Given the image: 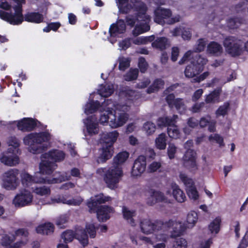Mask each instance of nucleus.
<instances>
[{
    "label": "nucleus",
    "instance_id": "obj_1",
    "mask_svg": "<svg viewBox=\"0 0 248 248\" xmlns=\"http://www.w3.org/2000/svg\"><path fill=\"white\" fill-rule=\"evenodd\" d=\"M129 155L126 151L120 152L114 157L112 165L107 171H105V168H100L96 170V172L100 175L106 172L104 179L109 188L114 189L117 187L123 175L122 165L128 159Z\"/></svg>",
    "mask_w": 248,
    "mask_h": 248
},
{
    "label": "nucleus",
    "instance_id": "obj_2",
    "mask_svg": "<svg viewBox=\"0 0 248 248\" xmlns=\"http://www.w3.org/2000/svg\"><path fill=\"white\" fill-rule=\"evenodd\" d=\"M65 156L64 153L60 150H54L42 154L41 156V170L43 172L52 173L57 167L56 162L62 161Z\"/></svg>",
    "mask_w": 248,
    "mask_h": 248
},
{
    "label": "nucleus",
    "instance_id": "obj_3",
    "mask_svg": "<svg viewBox=\"0 0 248 248\" xmlns=\"http://www.w3.org/2000/svg\"><path fill=\"white\" fill-rule=\"evenodd\" d=\"M50 139V135L46 132L31 133L26 136L23 140L25 144L30 146V151L33 154L41 153L43 142H47Z\"/></svg>",
    "mask_w": 248,
    "mask_h": 248
},
{
    "label": "nucleus",
    "instance_id": "obj_4",
    "mask_svg": "<svg viewBox=\"0 0 248 248\" xmlns=\"http://www.w3.org/2000/svg\"><path fill=\"white\" fill-rule=\"evenodd\" d=\"M130 109L127 105L117 104L115 114L110 113L109 125L112 128L123 126L128 119V115L126 113Z\"/></svg>",
    "mask_w": 248,
    "mask_h": 248
},
{
    "label": "nucleus",
    "instance_id": "obj_5",
    "mask_svg": "<svg viewBox=\"0 0 248 248\" xmlns=\"http://www.w3.org/2000/svg\"><path fill=\"white\" fill-rule=\"evenodd\" d=\"M226 52L232 57L242 55L245 51L244 42L234 36H229L223 41Z\"/></svg>",
    "mask_w": 248,
    "mask_h": 248
},
{
    "label": "nucleus",
    "instance_id": "obj_6",
    "mask_svg": "<svg viewBox=\"0 0 248 248\" xmlns=\"http://www.w3.org/2000/svg\"><path fill=\"white\" fill-rule=\"evenodd\" d=\"M15 1L17 3L15 6L13 7L15 13H9L0 10V18L11 24L18 25L23 21L21 4L25 3V0H15Z\"/></svg>",
    "mask_w": 248,
    "mask_h": 248
},
{
    "label": "nucleus",
    "instance_id": "obj_7",
    "mask_svg": "<svg viewBox=\"0 0 248 248\" xmlns=\"http://www.w3.org/2000/svg\"><path fill=\"white\" fill-rule=\"evenodd\" d=\"M137 12L138 14L136 18L132 16H128L126 18L127 24L131 26H133L135 25L137 20L145 21V24L137 25L135 27L132 31L133 34L135 36H137L140 34L147 31L150 29V26L147 24V22L150 20V17L146 14V11L144 15L142 13H140L139 11Z\"/></svg>",
    "mask_w": 248,
    "mask_h": 248
},
{
    "label": "nucleus",
    "instance_id": "obj_8",
    "mask_svg": "<svg viewBox=\"0 0 248 248\" xmlns=\"http://www.w3.org/2000/svg\"><path fill=\"white\" fill-rule=\"evenodd\" d=\"M63 242L68 243L73 241L74 238L78 240L80 244L85 247L89 243L88 236L83 228L78 226L76 228L75 232L72 230H67L61 235Z\"/></svg>",
    "mask_w": 248,
    "mask_h": 248
},
{
    "label": "nucleus",
    "instance_id": "obj_9",
    "mask_svg": "<svg viewBox=\"0 0 248 248\" xmlns=\"http://www.w3.org/2000/svg\"><path fill=\"white\" fill-rule=\"evenodd\" d=\"M129 0H116L119 11L123 14H127L134 9L136 11L144 15L147 11L146 4L140 0H130V3H127Z\"/></svg>",
    "mask_w": 248,
    "mask_h": 248
},
{
    "label": "nucleus",
    "instance_id": "obj_10",
    "mask_svg": "<svg viewBox=\"0 0 248 248\" xmlns=\"http://www.w3.org/2000/svg\"><path fill=\"white\" fill-rule=\"evenodd\" d=\"M177 119V115H173L172 117H161L158 119L157 125L159 127L168 126L167 130L169 137L177 139L180 136L179 130L175 125Z\"/></svg>",
    "mask_w": 248,
    "mask_h": 248
},
{
    "label": "nucleus",
    "instance_id": "obj_11",
    "mask_svg": "<svg viewBox=\"0 0 248 248\" xmlns=\"http://www.w3.org/2000/svg\"><path fill=\"white\" fill-rule=\"evenodd\" d=\"M17 169H10L3 175V185L5 188L9 190L16 189L19 185Z\"/></svg>",
    "mask_w": 248,
    "mask_h": 248
},
{
    "label": "nucleus",
    "instance_id": "obj_12",
    "mask_svg": "<svg viewBox=\"0 0 248 248\" xmlns=\"http://www.w3.org/2000/svg\"><path fill=\"white\" fill-rule=\"evenodd\" d=\"M33 196L31 193L23 190L17 194L13 200V203L16 207H23L29 205L32 201Z\"/></svg>",
    "mask_w": 248,
    "mask_h": 248
},
{
    "label": "nucleus",
    "instance_id": "obj_13",
    "mask_svg": "<svg viewBox=\"0 0 248 248\" xmlns=\"http://www.w3.org/2000/svg\"><path fill=\"white\" fill-rule=\"evenodd\" d=\"M111 200L109 196H106L103 193H100L94 197H92L88 200L87 205L89 208V212L90 213H95L96 211V208L99 207L98 204L105 203L106 202Z\"/></svg>",
    "mask_w": 248,
    "mask_h": 248
},
{
    "label": "nucleus",
    "instance_id": "obj_14",
    "mask_svg": "<svg viewBox=\"0 0 248 248\" xmlns=\"http://www.w3.org/2000/svg\"><path fill=\"white\" fill-rule=\"evenodd\" d=\"M16 152H14L12 148L8 149L7 153L3 154L0 158V161L5 165L13 166L18 164L19 158Z\"/></svg>",
    "mask_w": 248,
    "mask_h": 248
},
{
    "label": "nucleus",
    "instance_id": "obj_15",
    "mask_svg": "<svg viewBox=\"0 0 248 248\" xmlns=\"http://www.w3.org/2000/svg\"><path fill=\"white\" fill-rule=\"evenodd\" d=\"M181 180L187 187V193L190 199L194 200H197L199 197L198 192L193 186V182L192 180L188 178L187 175L184 173H180L179 175Z\"/></svg>",
    "mask_w": 248,
    "mask_h": 248
},
{
    "label": "nucleus",
    "instance_id": "obj_16",
    "mask_svg": "<svg viewBox=\"0 0 248 248\" xmlns=\"http://www.w3.org/2000/svg\"><path fill=\"white\" fill-rule=\"evenodd\" d=\"M166 225L167 226L168 229L170 228L172 229L170 235L171 238H176L180 236L187 227L182 222L172 219L166 221Z\"/></svg>",
    "mask_w": 248,
    "mask_h": 248
},
{
    "label": "nucleus",
    "instance_id": "obj_17",
    "mask_svg": "<svg viewBox=\"0 0 248 248\" xmlns=\"http://www.w3.org/2000/svg\"><path fill=\"white\" fill-rule=\"evenodd\" d=\"M146 166V157L140 155L135 161L132 169L131 174L134 176H140L145 170Z\"/></svg>",
    "mask_w": 248,
    "mask_h": 248
},
{
    "label": "nucleus",
    "instance_id": "obj_18",
    "mask_svg": "<svg viewBox=\"0 0 248 248\" xmlns=\"http://www.w3.org/2000/svg\"><path fill=\"white\" fill-rule=\"evenodd\" d=\"M171 14L170 9L158 7L155 11L154 20L156 23L164 25L165 23V20L170 18Z\"/></svg>",
    "mask_w": 248,
    "mask_h": 248
},
{
    "label": "nucleus",
    "instance_id": "obj_19",
    "mask_svg": "<svg viewBox=\"0 0 248 248\" xmlns=\"http://www.w3.org/2000/svg\"><path fill=\"white\" fill-rule=\"evenodd\" d=\"M113 212V209L108 206H100L96 208L97 217L100 222L106 221L110 218L109 214Z\"/></svg>",
    "mask_w": 248,
    "mask_h": 248
},
{
    "label": "nucleus",
    "instance_id": "obj_20",
    "mask_svg": "<svg viewBox=\"0 0 248 248\" xmlns=\"http://www.w3.org/2000/svg\"><path fill=\"white\" fill-rule=\"evenodd\" d=\"M96 122L97 118L95 115L89 116L84 120L83 123L89 135H93L98 133V128Z\"/></svg>",
    "mask_w": 248,
    "mask_h": 248
},
{
    "label": "nucleus",
    "instance_id": "obj_21",
    "mask_svg": "<svg viewBox=\"0 0 248 248\" xmlns=\"http://www.w3.org/2000/svg\"><path fill=\"white\" fill-rule=\"evenodd\" d=\"M118 133L116 131L111 132L103 133L100 139V143L102 145L108 147H113V144L116 140L118 136Z\"/></svg>",
    "mask_w": 248,
    "mask_h": 248
},
{
    "label": "nucleus",
    "instance_id": "obj_22",
    "mask_svg": "<svg viewBox=\"0 0 248 248\" xmlns=\"http://www.w3.org/2000/svg\"><path fill=\"white\" fill-rule=\"evenodd\" d=\"M36 125L35 121L31 118H25L18 122L17 126L18 129L22 131H30L32 130Z\"/></svg>",
    "mask_w": 248,
    "mask_h": 248
},
{
    "label": "nucleus",
    "instance_id": "obj_23",
    "mask_svg": "<svg viewBox=\"0 0 248 248\" xmlns=\"http://www.w3.org/2000/svg\"><path fill=\"white\" fill-rule=\"evenodd\" d=\"M125 30V24L123 20H120L116 23L112 24L109 28V34L111 37L118 36Z\"/></svg>",
    "mask_w": 248,
    "mask_h": 248
},
{
    "label": "nucleus",
    "instance_id": "obj_24",
    "mask_svg": "<svg viewBox=\"0 0 248 248\" xmlns=\"http://www.w3.org/2000/svg\"><path fill=\"white\" fill-rule=\"evenodd\" d=\"M203 71V68H201L200 66L196 65L195 63L191 62L187 65L185 68L184 73L186 78H195Z\"/></svg>",
    "mask_w": 248,
    "mask_h": 248
},
{
    "label": "nucleus",
    "instance_id": "obj_25",
    "mask_svg": "<svg viewBox=\"0 0 248 248\" xmlns=\"http://www.w3.org/2000/svg\"><path fill=\"white\" fill-rule=\"evenodd\" d=\"M122 213L124 218L129 225L133 227L136 225V221L134 219L137 215L136 210L130 209L126 206H123Z\"/></svg>",
    "mask_w": 248,
    "mask_h": 248
},
{
    "label": "nucleus",
    "instance_id": "obj_26",
    "mask_svg": "<svg viewBox=\"0 0 248 248\" xmlns=\"http://www.w3.org/2000/svg\"><path fill=\"white\" fill-rule=\"evenodd\" d=\"M168 39L165 37H157L152 43L153 47L160 50L166 49L170 46Z\"/></svg>",
    "mask_w": 248,
    "mask_h": 248
},
{
    "label": "nucleus",
    "instance_id": "obj_27",
    "mask_svg": "<svg viewBox=\"0 0 248 248\" xmlns=\"http://www.w3.org/2000/svg\"><path fill=\"white\" fill-rule=\"evenodd\" d=\"M207 52L216 56H220L223 52V47L218 43L211 42L207 46Z\"/></svg>",
    "mask_w": 248,
    "mask_h": 248
},
{
    "label": "nucleus",
    "instance_id": "obj_28",
    "mask_svg": "<svg viewBox=\"0 0 248 248\" xmlns=\"http://www.w3.org/2000/svg\"><path fill=\"white\" fill-rule=\"evenodd\" d=\"M140 227L141 232L146 234L153 232V222L148 218L140 219L139 220Z\"/></svg>",
    "mask_w": 248,
    "mask_h": 248
},
{
    "label": "nucleus",
    "instance_id": "obj_29",
    "mask_svg": "<svg viewBox=\"0 0 248 248\" xmlns=\"http://www.w3.org/2000/svg\"><path fill=\"white\" fill-rule=\"evenodd\" d=\"M113 153V147L102 145L101 153H100L99 159L101 162H105L106 160L111 157Z\"/></svg>",
    "mask_w": 248,
    "mask_h": 248
},
{
    "label": "nucleus",
    "instance_id": "obj_30",
    "mask_svg": "<svg viewBox=\"0 0 248 248\" xmlns=\"http://www.w3.org/2000/svg\"><path fill=\"white\" fill-rule=\"evenodd\" d=\"M25 21L30 22L39 23L43 21L44 17L43 15L38 12H31L25 15L23 18Z\"/></svg>",
    "mask_w": 248,
    "mask_h": 248
},
{
    "label": "nucleus",
    "instance_id": "obj_31",
    "mask_svg": "<svg viewBox=\"0 0 248 248\" xmlns=\"http://www.w3.org/2000/svg\"><path fill=\"white\" fill-rule=\"evenodd\" d=\"M113 92L114 87L112 84H110L101 85L98 90L99 94L104 97L110 96Z\"/></svg>",
    "mask_w": 248,
    "mask_h": 248
},
{
    "label": "nucleus",
    "instance_id": "obj_32",
    "mask_svg": "<svg viewBox=\"0 0 248 248\" xmlns=\"http://www.w3.org/2000/svg\"><path fill=\"white\" fill-rule=\"evenodd\" d=\"M36 230L38 233L49 235L53 232L54 226L51 223H47L39 225Z\"/></svg>",
    "mask_w": 248,
    "mask_h": 248
},
{
    "label": "nucleus",
    "instance_id": "obj_33",
    "mask_svg": "<svg viewBox=\"0 0 248 248\" xmlns=\"http://www.w3.org/2000/svg\"><path fill=\"white\" fill-rule=\"evenodd\" d=\"M51 173H46L43 172L41 170V163L40 164V171L35 173L34 175V183H47L52 184L49 183V181L51 180V179L48 178L47 177H44L43 175L44 174H49Z\"/></svg>",
    "mask_w": 248,
    "mask_h": 248
},
{
    "label": "nucleus",
    "instance_id": "obj_34",
    "mask_svg": "<svg viewBox=\"0 0 248 248\" xmlns=\"http://www.w3.org/2000/svg\"><path fill=\"white\" fill-rule=\"evenodd\" d=\"M221 92V89L220 88L215 90L206 96L205 100V102L206 103H215L216 102H218Z\"/></svg>",
    "mask_w": 248,
    "mask_h": 248
},
{
    "label": "nucleus",
    "instance_id": "obj_35",
    "mask_svg": "<svg viewBox=\"0 0 248 248\" xmlns=\"http://www.w3.org/2000/svg\"><path fill=\"white\" fill-rule=\"evenodd\" d=\"M165 84L164 81L161 78H157L154 80L153 84L147 89L148 93H151L157 92L163 88Z\"/></svg>",
    "mask_w": 248,
    "mask_h": 248
},
{
    "label": "nucleus",
    "instance_id": "obj_36",
    "mask_svg": "<svg viewBox=\"0 0 248 248\" xmlns=\"http://www.w3.org/2000/svg\"><path fill=\"white\" fill-rule=\"evenodd\" d=\"M172 189V194L175 200L179 202H184L186 200V197L183 191L176 185L173 186Z\"/></svg>",
    "mask_w": 248,
    "mask_h": 248
},
{
    "label": "nucleus",
    "instance_id": "obj_37",
    "mask_svg": "<svg viewBox=\"0 0 248 248\" xmlns=\"http://www.w3.org/2000/svg\"><path fill=\"white\" fill-rule=\"evenodd\" d=\"M150 193L153 196H155V199L149 201V202L151 204H155L157 202H167L168 200L165 197L163 194L160 192L155 191L153 189H150Z\"/></svg>",
    "mask_w": 248,
    "mask_h": 248
},
{
    "label": "nucleus",
    "instance_id": "obj_38",
    "mask_svg": "<svg viewBox=\"0 0 248 248\" xmlns=\"http://www.w3.org/2000/svg\"><path fill=\"white\" fill-rule=\"evenodd\" d=\"M100 106V104L99 101H91L86 104L84 112L87 115L92 114L95 112Z\"/></svg>",
    "mask_w": 248,
    "mask_h": 248
},
{
    "label": "nucleus",
    "instance_id": "obj_39",
    "mask_svg": "<svg viewBox=\"0 0 248 248\" xmlns=\"http://www.w3.org/2000/svg\"><path fill=\"white\" fill-rule=\"evenodd\" d=\"M167 137L164 133L159 134L156 138L155 142V146L159 150H164L166 147Z\"/></svg>",
    "mask_w": 248,
    "mask_h": 248
},
{
    "label": "nucleus",
    "instance_id": "obj_40",
    "mask_svg": "<svg viewBox=\"0 0 248 248\" xmlns=\"http://www.w3.org/2000/svg\"><path fill=\"white\" fill-rule=\"evenodd\" d=\"M22 183L23 185L27 187H30L34 184V176L27 172H23L21 175Z\"/></svg>",
    "mask_w": 248,
    "mask_h": 248
},
{
    "label": "nucleus",
    "instance_id": "obj_41",
    "mask_svg": "<svg viewBox=\"0 0 248 248\" xmlns=\"http://www.w3.org/2000/svg\"><path fill=\"white\" fill-rule=\"evenodd\" d=\"M198 215L196 212L191 211L187 214L186 222L187 227H193L198 220Z\"/></svg>",
    "mask_w": 248,
    "mask_h": 248
},
{
    "label": "nucleus",
    "instance_id": "obj_42",
    "mask_svg": "<svg viewBox=\"0 0 248 248\" xmlns=\"http://www.w3.org/2000/svg\"><path fill=\"white\" fill-rule=\"evenodd\" d=\"M123 94L129 100L137 99L140 97V93L133 90L125 89L123 91Z\"/></svg>",
    "mask_w": 248,
    "mask_h": 248
},
{
    "label": "nucleus",
    "instance_id": "obj_43",
    "mask_svg": "<svg viewBox=\"0 0 248 248\" xmlns=\"http://www.w3.org/2000/svg\"><path fill=\"white\" fill-rule=\"evenodd\" d=\"M7 143L9 146H12V148L14 152H16V153H19V149L18 148L19 146V140L15 137H10L7 140Z\"/></svg>",
    "mask_w": 248,
    "mask_h": 248
},
{
    "label": "nucleus",
    "instance_id": "obj_44",
    "mask_svg": "<svg viewBox=\"0 0 248 248\" xmlns=\"http://www.w3.org/2000/svg\"><path fill=\"white\" fill-rule=\"evenodd\" d=\"M31 188L34 193L40 196H45L50 194V188L46 186L41 187H32Z\"/></svg>",
    "mask_w": 248,
    "mask_h": 248
},
{
    "label": "nucleus",
    "instance_id": "obj_45",
    "mask_svg": "<svg viewBox=\"0 0 248 248\" xmlns=\"http://www.w3.org/2000/svg\"><path fill=\"white\" fill-rule=\"evenodd\" d=\"M155 37L154 35H151L147 37H140L136 38L133 40V42L135 45H141L146 44L148 42H153L155 40Z\"/></svg>",
    "mask_w": 248,
    "mask_h": 248
},
{
    "label": "nucleus",
    "instance_id": "obj_46",
    "mask_svg": "<svg viewBox=\"0 0 248 248\" xmlns=\"http://www.w3.org/2000/svg\"><path fill=\"white\" fill-rule=\"evenodd\" d=\"M71 178L70 175H68L67 173L64 172L58 177L52 178L51 180L49 181V182L52 184L60 183L65 181L70 180Z\"/></svg>",
    "mask_w": 248,
    "mask_h": 248
},
{
    "label": "nucleus",
    "instance_id": "obj_47",
    "mask_svg": "<svg viewBox=\"0 0 248 248\" xmlns=\"http://www.w3.org/2000/svg\"><path fill=\"white\" fill-rule=\"evenodd\" d=\"M206 45V40L204 39L200 38L197 40L192 51L195 52H202L204 50Z\"/></svg>",
    "mask_w": 248,
    "mask_h": 248
},
{
    "label": "nucleus",
    "instance_id": "obj_48",
    "mask_svg": "<svg viewBox=\"0 0 248 248\" xmlns=\"http://www.w3.org/2000/svg\"><path fill=\"white\" fill-rule=\"evenodd\" d=\"M139 74V70L137 68L130 69L124 75V79L126 81H132L137 78Z\"/></svg>",
    "mask_w": 248,
    "mask_h": 248
},
{
    "label": "nucleus",
    "instance_id": "obj_49",
    "mask_svg": "<svg viewBox=\"0 0 248 248\" xmlns=\"http://www.w3.org/2000/svg\"><path fill=\"white\" fill-rule=\"evenodd\" d=\"M118 62L119 63V69L121 71H124L130 66V60L128 58L120 57Z\"/></svg>",
    "mask_w": 248,
    "mask_h": 248
},
{
    "label": "nucleus",
    "instance_id": "obj_50",
    "mask_svg": "<svg viewBox=\"0 0 248 248\" xmlns=\"http://www.w3.org/2000/svg\"><path fill=\"white\" fill-rule=\"evenodd\" d=\"M61 203L74 206H78L82 202V200L81 198L78 199H72L70 200H67L64 196H61Z\"/></svg>",
    "mask_w": 248,
    "mask_h": 248
},
{
    "label": "nucleus",
    "instance_id": "obj_51",
    "mask_svg": "<svg viewBox=\"0 0 248 248\" xmlns=\"http://www.w3.org/2000/svg\"><path fill=\"white\" fill-rule=\"evenodd\" d=\"M221 219L219 218H216L209 225V229L211 233L215 232L217 233L219 231L220 223Z\"/></svg>",
    "mask_w": 248,
    "mask_h": 248
},
{
    "label": "nucleus",
    "instance_id": "obj_52",
    "mask_svg": "<svg viewBox=\"0 0 248 248\" xmlns=\"http://www.w3.org/2000/svg\"><path fill=\"white\" fill-rule=\"evenodd\" d=\"M207 61L205 57L198 54L195 56L192 62L195 63L196 65L200 66L201 68H203V65L206 64Z\"/></svg>",
    "mask_w": 248,
    "mask_h": 248
},
{
    "label": "nucleus",
    "instance_id": "obj_53",
    "mask_svg": "<svg viewBox=\"0 0 248 248\" xmlns=\"http://www.w3.org/2000/svg\"><path fill=\"white\" fill-rule=\"evenodd\" d=\"M230 104L228 102H225L223 105L220 106L216 112L217 117L219 116H225L227 114L229 109Z\"/></svg>",
    "mask_w": 248,
    "mask_h": 248
},
{
    "label": "nucleus",
    "instance_id": "obj_54",
    "mask_svg": "<svg viewBox=\"0 0 248 248\" xmlns=\"http://www.w3.org/2000/svg\"><path fill=\"white\" fill-rule=\"evenodd\" d=\"M183 165L190 171H195L197 170V165L196 160H189L187 161H183Z\"/></svg>",
    "mask_w": 248,
    "mask_h": 248
},
{
    "label": "nucleus",
    "instance_id": "obj_55",
    "mask_svg": "<svg viewBox=\"0 0 248 248\" xmlns=\"http://www.w3.org/2000/svg\"><path fill=\"white\" fill-rule=\"evenodd\" d=\"M242 23V19L238 17L230 19L228 21V26L231 29L238 28Z\"/></svg>",
    "mask_w": 248,
    "mask_h": 248
},
{
    "label": "nucleus",
    "instance_id": "obj_56",
    "mask_svg": "<svg viewBox=\"0 0 248 248\" xmlns=\"http://www.w3.org/2000/svg\"><path fill=\"white\" fill-rule=\"evenodd\" d=\"M110 113L112 112L110 110L105 111L100 115L99 122L100 124H105L106 123H109L108 120H110Z\"/></svg>",
    "mask_w": 248,
    "mask_h": 248
},
{
    "label": "nucleus",
    "instance_id": "obj_57",
    "mask_svg": "<svg viewBox=\"0 0 248 248\" xmlns=\"http://www.w3.org/2000/svg\"><path fill=\"white\" fill-rule=\"evenodd\" d=\"M16 239V237L14 234L4 235L1 239V244L4 246L10 245Z\"/></svg>",
    "mask_w": 248,
    "mask_h": 248
},
{
    "label": "nucleus",
    "instance_id": "obj_58",
    "mask_svg": "<svg viewBox=\"0 0 248 248\" xmlns=\"http://www.w3.org/2000/svg\"><path fill=\"white\" fill-rule=\"evenodd\" d=\"M84 230V229H83ZM96 228L93 223H88L86 225L85 229L86 232H88L91 238H94L96 236Z\"/></svg>",
    "mask_w": 248,
    "mask_h": 248
},
{
    "label": "nucleus",
    "instance_id": "obj_59",
    "mask_svg": "<svg viewBox=\"0 0 248 248\" xmlns=\"http://www.w3.org/2000/svg\"><path fill=\"white\" fill-rule=\"evenodd\" d=\"M143 129L148 135H151L155 132L156 126L153 123L147 122L144 124Z\"/></svg>",
    "mask_w": 248,
    "mask_h": 248
},
{
    "label": "nucleus",
    "instance_id": "obj_60",
    "mask_svg": "<svg viewBox=\"0 0 248 248\" xmlns=\"http://www.w3.org/2000/svg\"><path fill=\"white\" fill-rule=\"evenodd\" d=\"M187 242L183 238H177L173 244V248H186Z\"/></svg>",
    "mask_w": 248,
    "mask_h": 248
},
{
    "label": "nucleus",
    "instance_id": "obj_61",
    "mask_svg": "<svg viewBox=\"0 0 248 248\" xmlns=\"http://www.w3.org/2000/svg\"><path fill=\"white\" fill-rule=\"evenodd\" d=\"M190 159L196 160V153L192 149L186 150L183 157V161H187Z\"/></svg>",
    "mask_w": 248,
    "mask_h": 248
},
{
    "label": "nucleus",
    "instance_id": "obj_62",
    "mask_svg": "<svg viewBox=\"0 0 248 248\" xmlns=\"http://www.w3.org/2000/svg\"><path fill=\"white\" fill-rule=\"evenodd\" d=\"M153 232L155 231L168 229L167 226L166 225V222H164L161 220H156L153 222Z\"/></svg>",
    "mask_w": 248,
    "mask_h": 248
},
{
    "label": "nucleus",
    "instance_id": "obj_63",
    "mask_svg": "<svg viewBox=\"0 0 248 248\" xmlns=\"http://www.w3.org/2000/svg\"><path fill=\"white\" fill-rule=\"evenodd\" d=\"M173 107H175L176 109L180 112L183 111L186 108L185 105L183 100L181 98H177L175 99L173 103Z\"/></svg>",
    "mask_w": 248,
    "mask_h": 248
},
{
    "label": "nucleus",
    "instance_id": "obj_64",
    "mask_svg": "<svg viewBox=\"0 0 248 248\" xmlns=\"http://www.w3.org/2000/svg\"><path fill=\"white\" fill-rule=\"evenodd\" d=\"M139 67L141 73H145L147 69L148 65L145 59L143 57H140L139 59Z\"/></svg>",
    "mask_w": 248,
    "mask_h": 248
}]
</instances>
